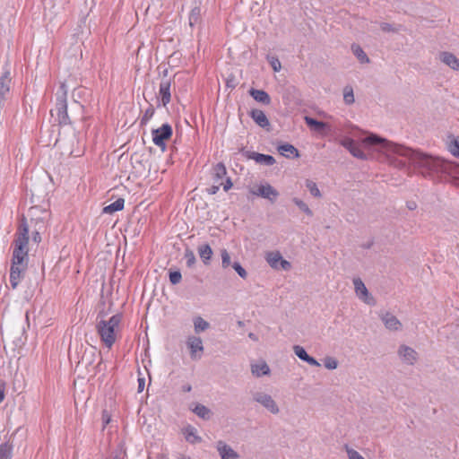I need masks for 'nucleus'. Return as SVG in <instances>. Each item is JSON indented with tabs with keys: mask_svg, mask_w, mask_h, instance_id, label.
Listing matches in <instances>:
<instances>
[{
	"mask_svg": "<svg viewBox=\"0 0 459 459\" xmlns=\"http://www.w3.org/2000/svg\"><path fill=\"white\" fill-rule=\"evenodd\" d=\"M220 189V184L219 185H212V186L206 188V192L209 195H215Z\"/></svg>",
	"mask_w": 459,
	"mask_h": 459,
	"instance_id": "4d7b16f0",
	"label": "nucleus"
},
{
	"mask_svg": "<svg viewBox=\"0 0 459 459\" xmlns=\"http://www.w3.org/2000/svg\"><path fill=\"white\" fill-rule=\"evenodd\" d=\"M221 266L227 268L230 265V255L226 249H222L221 252Z\"/></svg>",
	"mask_w": 459,
	"mask_h": 459,
	"instance_id": "49530a36",
	"label": "nucleus"
},
{
	"mask_svg": "<svg viewBox=\"0 0 459 459\" xmlns=\"http://www.w3.org/2000/svg\"><path fill=\"white\" fill-rule=\"evenodd\" d=\"M338 366V362L335 359L328 357L325 360V367L328 369H335Z\"/></svg>",
	"mask_w": 459,
	"mask_h": 459,
	"instance_id": "8fccbe9b",
	"label": "nucleus"
},
{
	"mask_svg": "<svg viewBox=\"0 0 459 459\" xmlns=\"http://www.w3.org/2000/svg\"><path fill=\"white\" fill-rule=\"evenodd\" d=\"M373 245H374V239H370L368 242L363 243L361 245V247L364 249H370L373 247Z\"/></svg>",
	"mask_w": 459,
	"mask_h": 459,
	"instance_id": "052dcab7",
	"label": "nucleus"
},
{
	"mask_svg": "<svg viewBox=\"0 0 459 459\" xmlns=\"http://www.w3.org/2000/svg\"><path fill=\"white\" fill-rule=\"evenodd\" d=\"M351 49L355 56L359 60L360 63H368L369 58L367 54L363 51V49L356 44L351 46Z\"/></svg>",
	"mask_w": 459,
	"mask_h": 459,
	"instance_id": "f704fd0d",
	"label": "nucleus"
},
{
	"mask_svg": "<svg viewBox=\"0 0 459 459\" xmlns=\"http://www.w3.org/2000/svg\"><path fill=\"white\" fill-rule=\"evenodd\" d=\"M200 19L201 8L199 6L193 7L189 14V25L194 27L196 23L199 22Z\"/></svg>",
	"mask_w": 459,
	"mask_h": 459,
	"instance_id": "c9c22d12",
	"label": "nucleus"
},
{
	"mask_svg": "<svg viewBox=\"0 0 459 459\" xmlns=\"http://www.w3.org/2000/svg\"><path fill=\"white\" fill-rule=\"evenodd\" d=\"M368 140L386 152V160L391 166L409 176L417 169L424 178L437 180L441 175L452 173L451 161L390 142L377 134H371Z\"/></svg>",
	"mask_w": 459,
	"mask_h": 459,
	"instance_id": "f257e3e1",
	"label": "nucleus"
},
{
	"mask_svg": "<svg viewBox=\"0 0 459 459\" xmlns=\"http://www.w3.org/2000/svg\"><path fill=\"white\" fill-rule=\"evenodd\" d=\"M447 149L453 156L459 158V137L452 136L447 143Z\"/></svg>",
	"mask_w": 459,
	"mask_h": 459,
	"instance_id": "72a5a7b5",
	"label": "nucleus"
},
{
	"mask_svg": "<svg viewBox=\"0 0 459 459\" xmlns=\"http://www.w3.org/2000/svg\"><path fill=\"white\" fill-rule=\"evenodd\" d=\"M247 159L255 160L258 164L266 166L273 165L276 160L273 156L269 154L259 153L255 152L247 151L244 154Z\"/></svg>",
	"mask_w": 459,
	"mask_h": 459,
	"instance_id": "f8f14e48",
	"label": "nucleus"
},
{
	"mask_svg": "<svg viewBox=\"0 0 459 459\" xmlns=\"http://www.w3.org/2000/svg\"><path fill=\"white\" fill-rule=\"evenodd\" d=\"M170 87H171V79H165L161 80L160 86H159V96L160 100L158 99L157 107H166L171 100V92H170Z\"/></svg>",
	"mask_w": 459,
	"mask_h": 459,
	"instance_id": "9d476101",
	"label": "nucleus"
},
{
	"mask_svg": "<svg viewBox=\"0 0 459 459\" xmlns=\"http://www.w3.org/2000/svg\"><path fill=\"white\" fill-rule=\"evenodd\" d=\"M306 187L308 189V191L310 192V194L313 196H315V197L321 196L320 190L318 189L317 185L314 181H312L310 179H307L306 180Z\"/></svg>",
	"mask_w": 459,
	"mask_h": 459,
	"instance_id": "a19ab883",
	"label": "nucleus"
},
{
	"mask_svg": "<svg viewBox=\"0 0 459 459\" xmlns=\"http://www.w3.org/2000/svg\"><path fill=\"white\" fill-rule=\"evenodd\" d=\"M199 418L203 420H210L212 415V411L201 403H196L195 408L192 410Z\"/></svg>",
	"mask_w": 459,
	"mask_h": 459,
	"instance_id": "c756f323",
	"label": "nucleus"
},
{
	"mask_svg": "<svg viewBox=\"0 0 459 459\" xmlns=\"http://www.w3.org/2000/svg\"><path fill=\"white\" fill-rule=\"evenodd\" d=\"M248 94L258 103L268 106L271 104L270 95L264 90L250 88Z\"/></svg>",
	"mask_w": 459,
	"mask_h": 459,
	"instance_id": "6ab92c4d",
	"label": "nucleus"
},
{
	"mask_svg": "<svg viewBox=\"0 0 459 459\" xmlns=\"http://www.w3.org/2000/svg\"><path fill=\"white\" fill-rule=\"evenodd\" d=\"M249 117L257 126L264 129L269 130L271 126L270 121L263 110L253 108L249 111Z\"/></svg>",
	"mask_w": 459,
	"mask_h": 459,
	"instance_id": "4468645a",
	"label": "nucleus"
},
{
	"mask_svg": "<svg viewBox=\"0 0 459 459\" xmlns=\"http://www.w3.org/2000/svg\"><path fill=\"white\" fill-rule=\"evenodd\" d=\"M380 318L384 323L385 326L391 331H398L402 327L401 322L395 316L389 312H385L380 315Z\"/></svg>",
	"mask_w": 459,
	"mask_h": 459,
	"instance_id": "f3484780",
	"label": "nucleus"
},
{
	"mask_svg": "<svg viewBox=\"0 0 459 459\" xmlns=\"http://www.w3.org/2000/svg\"><path fill=\"white\" fill-rule=\"evenodd\" d=\"M186 346L190 352V358L193 360H198L202 358L204 348L200 337L195 335L188 336L186 339Z\"/></svg>",
	"mask_w": 459,
	"mask_h": 459,
	"instance_id": "6e6552de",
	"label": "nucleus"
},
{
	"mask_svg": "<svg viewBox=\"0 0 459 459\" xmlns=\"http://www.w3.org/2000/svg\"><path fill=\"white\" fill-rule=\"evenodd\" d=\"M353 157L358 158L359 160H367L368 156L364 152V151L356 143V145L350 150L349 152Z\"/></svg>",
	"mask_w": 459,
	"mask_h": 459,
	"instance_id": "37998d69",
	"label": "nucleus"
},
{
	"mask_svg": "<svg viewBox=\"0 0 459 459\" xmlns=\"http://www.w3.org/2000/svg\"><path fill=\"white\" fill-rule=\"evenodd\" d=\"M184 258L186 259V264L188 268H192L196 263L194 252L188 247L185 250Z\"/></svg>",
	"mask_w": 459,
	"mask_h": 459,
	"instance_id": "58836bf2",
	"label": "nucleus"
},
{
	"mask_svg": "<svg viewBox=\"0 0 459 459\" xmlns=\"http://www.w3.org/2000/svg\"><path fill=\"white\" fill-rule=\"evenodd\" d=\"M293 351H294L295 355L302 361L307 362L310 366H315V367L320 366L319 362L314 357L307 354V352L306 351L304 347H302L300 345H294Z\"/></svg>",
	"mask_w": 459,
	"mask_h": 459,
	"instance_id": "a211bd4d",
	"label": "nucleus"
},
{
	"mask_svg": "<svg viewBox=\"0 0 459 459\" xmlns=\"http://www.w3.org/2000/svg\"><path fill=\"white\" fill-rule=\"evenodd\" d=\"M157 69L159 72V75L161 76V80L169 79V69L165 65H160Z\"/></svg>",
	"mask_w": 459,
	"mask_h": 459,
	"instance_id": "3c124183",
	"label": "nucleus"
},
{
	"mask_svg": "<svg viewBox=\"0 0 459 459\" xmlns=\"http://www.w3.org/2000/svg\"><path fill=\"white\" fill-rule=\"evenodd\" d=\"M250 192L254 195L269 200L272 204H273L279 196V192L268 183L260 184L255 189H251Z\"/></svg>",
	"mask_w": 459,
	"mask_h": 459,
	"instance_id": "423d86ee",
	"label": "nucleus"
},
{
	"mask_svg": "<svg viewBox=\"0 0 459 459\" xmlns=\"http://www.w3.org/2000/svg\"><path fill=\"white\" fill-rule=\"evenodd\" d=\"M96 356L97 353L95 347H91L89 350L85 349L79 363L84 364L86 368L92 366L95 361Z\"/></svg>",
	"mask_w": 459,
	"mask_h": 459,
	"instance_id": "a878e982",
	"label": "nucleus"
},
{
	"mask_svg": "<svg viewBox=\"0 0 459 459\" xmlns=\"http://www.w3.org/2000/svg\"><path fill=\"white\" fill-rule=\"evenodd\" d=\"M216 448L221 459H238L239 457V455L222 440L217 442Z\"/></svg>",
	"mask_w": 459,
	"mask_h": 459,
	"instance_id": "dca6fc26",
	"label": "nucleus"
},
{
	"mask_svg": "<svg viewBox=\"0 0 459 459\" xmlns=\"http://www.w3.org/2000/svg\"><path fill=\"white\" fill-rule=\"evenodd\" d=\"M349 459H365L359 452L352 448H347Z\"/></svg>",
	"mask_w": 459,
	"mask_h": 459,
	"instance_id": "603ef678",
	"label": "nucleus"
},
{
	"mask_svg": "<svg viewBox=\"0 0 459 459\" xmlns=\"http://www.w3.org/2000/svg\"><path fill=\"white\" fill-rule=\"evenodd\" d=\"M407 206L410 210H414L416 208V204L414 202H410L407 204Z\"/></svg>",
	"mask_w": 459,
	"mask_h": 459,
	"instance_id": "680f3d73",
	"label": "nucleus"
},
{
	"mask_svg": "<svg viewBox=\"0 0 459 459\" xmlns=\"http://www.w3.org/2000/svg\"><path fill=\"white\" fill-rule=\"evenodd\" d=\"M5 387H6L5 381L3 380V379H0V403L4 399V396H5Z\"/></svg>",
	"mask_w": 459,
	"mask_h": 459,
	"instance_id": "5fc2aeb1",
	"label": "nucleus"
},
{
	"mask_svg": "<svg viewBox=\"0 0 459 459\" xmlns=\"http://www.w3.org/2000/svg\"><path fill=\"white\" fill-rule=\"evenodd\" d=\"M125 206V199L122 197L117 198L115 202L106 205L102 209V213L113 214L116 212L122 211Z\"/></svg>",
	"mask_w": 459,
	"mask_h": 459,
	"instance_id": "bb28decb",
	"label": "nucleus"
},
{
	"mask_svg": "<svg viewBox=\"0 0 459 459\" xmlns=\"http://www.w3.org/2000/svg\"><path fill=\"white\" fill-rule=\"evenodd\" d=\"M292 202L304 212L306 213L307 216L309 217H312L313 216V212L312 210L308 207V205L303 202L302 200L297 198V197H294L292 199Z\"/></svg>",
	"mask_w": 459,
	"mask_h": 459,
	"instance_id": "4c0bfd02",
	"label": "nucleus"
},
{
	"mask_svg": "<svg viewBox=\"0 0 459 459\" xmlns=\"http://www.w3.org/2000/svg\"><path fill=\"white\" fill-rule=\"evenodd\" d=\"M251 372L255 377H262L268 375L270 373L269 366L264 362L253 364L251 366Z\"/></svg>",
	"mask_w": 459,
	"mask_h": 459,
	"instance_id": "c85d7f7f",
	"label": "nucleus"
},
{
	"mask_svg": "<svg viewBox=\"0 0 459 459\" xmlns=\"http://www.w3.org/2000/svg\"><path fill=\"white\" fill-rule=\"evenodd\" d=\"M278 152L287 159L299 158L300 154L299 150L289 143H284L277 147Z\"/></svg>",
	"mask_w": 459,
	"mask_h": 459,
	"instance_id": "412c9836",
	"label": "nucleus"
},
{
	"mask_svg": "<svg viewBox=\"0 0 459 459\" xmlns=\"http://www.w3.org/2000/svg\"><path fill=\"white\" fill-rule=\"evenodd\" d=\"M266 59L274 72H279L281 69V62L276 56L268 55Z\"/></svg>",
	"mask_w": 459,
	"mask_h": 459,
	"instance_id": "79ce46f5",
	"label": "nucleus"
},
{
	"mask_svg": "<svg viewBox=\"0 0 459 459\" xmlns=\"http://www.w3.org/2000/svg\"><path fill=\"white\" fill-rule=\"evenodd\" d=\"M32 241L35 243H39L41 241V236L39 231L32 233Z\"/></svg>",
	"mask_w": 459,
	"mask_h": 459,
	"instance_id": "bf43d9fd",
	"label": "nucleus"
},
{
	"mask_svg": "<svg viewBox=\"0 0 459 459\" xmlns=\"http://www.w3.org/2000/svg\"><path fill=\"white\" fill-rule=\"evenodd\" d=\"M197 251L202 262L205 265H209L211 264L212 256L213 255V251L210 245L207 243L200 245L197 247Z\"/></svg>",
	"mask_w": 459,
	"mask_h": 459,
	"instance_id": "393cba45",
	"label": "nucleus"
},
{
	"mask_svg": "<svg viewBox=\"0 0 459 459\" xmlns=\"http://www.w3.org/2000/svg\"><path fill=\"white\" fill-rule=\"evenodd\" d=\"M13 250L12 255V263L14 264L28 265V244L19 241H13Z\"/></svg>",
	"mask_w": 459,
	"mask_h": 459,
	"instance_id": "39448f33",
	"label": "nucleus"
},
{
	"mask_svg": "<svg viewBox=\"0 0 459 459\" xmlns=\"http://www.w3.org/2000/svg\"><path fill=\"white\" fill-rule=\"evenodd\" d=\"M13 445L4 442L0 445V459H13Z\"/></svg>",
	"mask_w": 459,
	"mask_h": 459,
	"instance_id": "2f4dec72",
	"label": "nucleus"
},
{
	"mask_svg": "<svg viewBox=\"0 0 459 459\" xmlns=\"http://www.w3.org/2000/svg\"><path fill=\"white\" fill-rule=\"evenodd\" d=\"M213 179L215 182H218L220 179L223 178L227 175V169L224 163H217L213 168Z\"/></svg>",
	"mask_w": 459,
	"mask_h": 459,
	"instance_id": "473e14b6",
	"label": "nucleus"
},
{
	"mask_svg": "<svg viewBox=\"0 0 459 459\" xmlns=\"http://www.w3.org/2000/svg\"><path fill=\"white\" fill-rule=\"evenodd\" d=\"M232 268L242 279H246L247 277V273L246 269L240 264L239 262H234L232 264Z\"/></svg>",
	"mask_w": 459,
	"mask_h": 459,
	"instance_id": "a18cd8bd",
	"label": "nucleus"
},
{
	"mask_svg": "<svg viewBox=\"0 0 459 459\" xmlns=\"http://www.w3.org/2000/svg\"><path fill=\"white\" fill-rule=\"evenodd\" d=\"M253 400L263 405L273 414H277L279 412V407L270 394L262 392H255L253 394Z\"/></svg>",
	"mask_w": 459,
	"mask_h": 459,
	"instance_id": "1a4fd4ad",
	"label": "nucleus"
},
{
	"mask_svg": "<svg viewBox=\"0 0 459 459\" xmlns=\"http://www.w3.org/2000/svg\"><path fill=\"white\" fill-rule=\"evenodd\" d=\"M56 111L59 126L71 124L67 113V87L62 82L56 92Z\"/></svg>",
	"mask_w": 459,
	"mask_h": 459,
	"instance_id": "7ed1b4c3",
	"label": "nucleus"
},
{
	"mask_svg": "<svg viewBox=\"0 0 459 459\" xmlns=\"http://www.w3.org/2000/svg\"><path fill=\"white\" fill-rule=\"evenodd\" d=\"M172 134L173 129L169 123H164L161 126L152 130V142L162 152L166 151V142L171 138Z\"/></svg>",
	"mask_w": 459,
	"mask_h": 459,
	"instance_id": "20e7f679",
	"label": "nucleus"
},
{
	"mask_svg": "<svg viewBox=\"0 0 459 459\" xmlns=\"http://www.w3.org/2000/svg\"><path fill=\"white\" fill-rule=\"evenodd\" d=\"M178 459H191L189 456H180Z\"/></svg>",
	"mask_w": 459,
	"mask_h": 459,
	"instance_id": "69168bd1",
	"label": "nucleus"
},
{
	"mask_svg": "<svg viewBox=\"0 0 459 459\" xmlns=\"http://www.w3.org/2000/svg\"><path fill=\"white\" fill-rule=\"evenodd\" d=\"M154 113H155V108H154L153 105L150 104L149 107L144 111V114L140 120V126H145L149 122V120L153 117Z\"/></svg>",
	"mask_w": 459,
	"mask_h": 459,
	"instance_id": "e433bc0d",
	"label": "nucleus"
},
{
	"mask_svg": "<svg viewBox=\"0 0 459 459\" xmlns=\"http://www.w3.org/2000/svg\"><path fill=\"white\" fill-rule=\"evenodd\" d=\"M29 226L26 218L22 217L19 222L18 229L15 233V238L13 241L20 240V242L29 244Z\"/></svg>",
	"mask_w": 459,
	"mask_h": 459,
	"instance_id": "2eb2a0df",
	"label": "nucleus"
},
{
	"mask_svg": "<svg viewBox=\"0 0 459 459\" xmlns=\"http://www.w3.org/2000/svg\"><path fill=\"white\" fill-rule=\"evenodd\" d=\"M184 391H186V392L191 391V385L184 386Z\"/></svg>",
	"mask_w": 459,
	"mask_h": 459,
	"instance_id": "0e129e2a",
	"label": "nucleus"
},
{
	"mask_svg": "<svg viewBox=\"0 0 459 459\" xmlns=\"http://www.w3.org/2000/svg\"><path fill=\"white\" fill-rule=\"evenodd\" d=\"M184 434L186 440L190 444H196L202 441V437L198 436L196 429L191 425H187L184 429Z\"/></svg>",
	"mask_w": 459,
	"mask_h": 459,
	"instance_id": "cd10ccee",
	"label": "nucleus"
},
{
	"mask_svg": "<svg viewBox=\"0 0 459 459\" xmlns=\"http://www.w3.org/2000/svg\"><path fill=\"white\" fill-rule=\"evenodd\" d=\"M265 260L272 268L276 270L289 271L291 268V264L285 260L278 251L268 252L265 255Z\"/></svg>",
	"mask_w": 459,
	"mask_h": 459,
	"instance_id": "0eeeda50",
	"label": "nucleus"
},
{
	"mask_svg": "<svg viewBox=\"0 0 459 459\" xmlns=\"http://www.w3.org/2000/svg\"><path fill=\"white\" fill-rule=\"evenodd\" d=\"M144 385H145V379L143 377H139L138 378V387H137L138 393H142L143 391Z\"/></svg>",
	"mask_w": 459,
	"mask_h": 459,
	"instance_id": "13d9d810",
	"label": "nucleus"
},
{
	"mask_svg": "<svg viewBox=\"0 0 459 459\" xmlns=\"http://www.w3.org/2000/svg\"><path fill=\"white\" fill-rule=\"evenodd\" d=\"M193 323H194V330L196 334L206 331L210 327L209 322H207L201 316H195L193 319Z\"/></svg>",
	"mask_w": 459,
	"mask_h": 459,
	"instance_id": "7c9ffc66",
	"label": "nucleus"
},
{
	"mask_svg": "<svg viewBox=\"0 0 459 459\" xmlns=\"http://www.w3.org/2000/svg\"><path fill=\"white\" fill-rule=\"evenodd\" d=\"M123 315L117 313L108 320L101 319L96 325L97 333L100 341L108 349H111L117 341V331L122 321Z\"/></svg>",
	"mask_w": 459,
	"mask_h": 459,
	"instance_id": "f03ea898",
	"label": "nucleus"
},
{
	"mask_svg": "<svg viewBox=\"0 0 459 459\" xmlns=\"http://www.w3.org/2000/svg\"><path fill=\"white\" fill-rule=\"evenodd\" d=\"M440 60L446 64L447 66L452 68L455 71L459 70V60L458 58L450 52H441L439 54Z\"/></svg>",
	"mask_w": 459,
	"mask_h": 459,
	"instance_id": "b1692460",
	"label": "nucleus"
},
{
	"mask_svg": "<svg viewBox=\"0 0 459 459\" xmlns=\"http://www.w3.org/2000/svg\"><path fill=\"white\" fill-rule=\"evenodd\" d=\"M340 143L350 152V150H351L357 143L352 138L346 137L342 139Z\"/></svg>",
	"mask_w": 459,
	"mask_h": 459,
	"instance_id": "09e8293b",
	"label": "nucleus"
},
{
	"mask_svg": "<svg viewBox=\"0 0 459 459\" xmlns=\"http://www.w3.org/2000/svg\"><path fill=\"white\" fill-rule=\"evenodd\" d=\"M27 269V265L23 264H14L12 263L10 268V284L12 289H16L21 278L23 276L25 271Z\"/></svg>",
	"mask_w": 459,
	"mask_h": 459,
	"instance_id": "ddd939ff",
	"label": "nucleus"
},
{
	"mask_svg": "<svg viewBox=\"0 0 459 459\" xmlns=\"http://www.w3.org/2000/svg\"><path fill=\"white\" fill-rule=\"evenodd\" d=\"M222 185L223 186V190L225 192L229 191L232 186H233V183H232V180L230 178H227L225 182L224 183H221L220 186Z\"/></svg>",
	"mask_w": 459,
	"mask_h": 459,
	"instance_id": "6e6d98bb",
	"label": "nucleus"
},
{
	"mask_svg": "<svg viewBox=\"0 0 459 459\" xmlns=\"http://www.w3.org/2000/svg\"><path fill=\"white\" fill-rule=\"evenodd\" d=\"M169 281L172 285H177L182 280L181 272L178 269H177V270L169 269Z\"/></svg>",
	"mask_w": 459,
	"mask_h": 459,
	"instance_id": "ea45409f",
	"label": "nucleus"
},
{
	"mask_svg": "<svg viewBox=\"0 0 459 459\" xmlns=\"http://www.w3.org/2000/svg\"><path fill=\"white\" fill-rule=\"evenodd\" d=\"M248 337L253 341H257V336L254 333H249Z\"/></svg>",
	"mask_w": 459,
	"mask_h": 459,
	"instance_id": "e2e57ef3",
	"label": "nucleus"
},
{
	"mask_svg": "<svg viewBox=\"0 0 459 459\" xmlns=\"http://www.w3.org/2000/svg\"><path fill=\"white\" fill-rule=\"evenodd\" d=\"M343 100L346 104L350 105L354 102L353 90L350 87L344 88Z\"/></svg>",
	"mask_w": 459,
	"mask_h": 459,
	"instance_id": "c03bdc74",
	"label": "nucleus"
},
{
	"mask_svg": "<svg viewBox=\"0 0 459 459\" xmlns=\"http://www.w3.org/2000/svg\"><path fill=\"white\" fill-rule=\"evenodd\" d=\"M10 72L5 71L0 77V108L4 106V102L10 91Z\"/></svg>",
	"mask_w": 459,
	"mask_h": 459,
	"instance_id": "9b49d317",
	"label": "nucleus"
},
{
	"mask_svg": "<svg viewBox=\"0 0 459 459\" xmlns=\"http://www.w3.org/2000/svg\"><path fill=\"white\" fill-rule=\"evenodd\" d=\"M306 125L312 130L321 133L325 130H330V126L323 121H320L315 117L306 116L304 117Z\"/></svg>",
	"mask_w": 459,
	"mask_h": 459,
	"instance_id": "aec40b11",
	"label": "nucleus"
},
{
	"mask_svg": "<svg viewBox=\"0 0 459 459\" xmlns=\"http://www.w3.org/2000/svg\"><path fill=\"white\" fill-rule=\"evenodd\" d=\"M380 28L385 32H394V31H396L394 30V28L393 27V25L388 23V22H382L380 24Z\"/></svg>",
	"mask_w": 459,
	"mask_h": 459,
	"instance_id": "864d4df0",
	"label": "nucleus"
},
{
	"mask_svg": "<svg viewBox=\"0 0 459 459\" xmlns=\"http://www.w3.org/2000/svg\"><path fill=\"white\" fill-rule=\"evenodd\" d=\"M398 353L407 364L412 365L416 361L417 352L409 346L401 345Z\"/></svg>",
	"mask_w": 459,
	"mask_h": 459,
	"instance_id": "4be33fe9",
	"label": "nucleus"
},
{
	"mask_svg": "<svg viewBox=\"0 0 459 459\" xmlns=\"http://www.w3.org/2000/svg\"><path fill=\"white\" fill-rule=\"evenodd\" d=\"M101 420H102V429H104L107 425H108L111 421V414L107 409L102 410L101 413Z\"/></svg>",
	"mask_w": 459,
	"mask_h": 459,
	"instance_id": "de8ad7c7",
	"label": "nucleus"
},
{
	"mask_svg": "<svg viewBox=\"0 0 459 459\" xmlns=\"http://www.w3.org/2000/svg\"><path fill=\"white\" fill-rule=\"evenodd\" d=\"M353 285H354L355 292H356L357 296L360 299L365 301L366 303L370 304V301H368L367 299L369 295V292H368L367 287L365 286L364 282L362 281V280L360 278H354Z\"/></svg>",
	"mask_w": 459,
	"mask_h": 459,
	"instance_id": "5701e85b",
	"label": "nucleus"
}]
</instances>
